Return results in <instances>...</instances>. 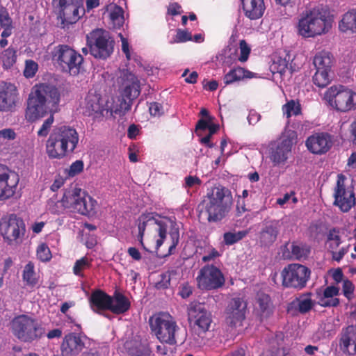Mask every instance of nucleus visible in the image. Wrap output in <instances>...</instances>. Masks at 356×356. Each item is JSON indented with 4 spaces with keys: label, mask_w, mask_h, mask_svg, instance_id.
Masks as SVG:
<instances>
[{
    "label": "nucleus",
    "mask_w": 356,
    "mask_h": 356,
    "mask_svg": "<svg viewBox=\"0 0 356 356\" xmlns=\"http://www.w3.org/2000/svg\"><path fill=\"white\" fill-rule=\"evenodd\" d=\"M60 92L58 88L47 83L35 85L29 95L26 118L35 120L50 113L37 132L39 137H46L54 121V113L58 112Z\"/></svg>",
    "instance_id": "obj_1"
},
{
    "label": "nucleus",
    "mask_w": 356,
    "mask_h": 356,
    "mask_svg": "<svg viewBox=\"0 0 356 356\" xmlns=\"http://www.w3.org/2000/svg\"><path fill=\"white\" fill-rule=\"evenodd\" d=\"M232 204L230 190L220 184L214 186L207 189V194L199 204V216H207L209 222H220L228 215Z\"/></svg>",
    "instance_id": "obj_2"
},
{
    "label": "nucleus",
    "mask_w": 356,
    "mask_h": 356,
    "mask_svg": "<svg viewBox=\"0 0 356 356\" xmlns=\"http://www.w3.org/2000/svg\"><path fill=\"white\" fill-rule=\"evenodd\" d=\"M332 22V15L327 7L318 5L307 8L298 17L297 33L304 38H314L327 33Z\"/></svg>",
    "instance_id": "obj_3"
},
{
    "label": "nucleus",
    "mask_w": 356,
    "mask_h": 356,
    "mask_svg": "<svg viewBox=\"0 0 356 356\" xmlns=\"http://www.w3.org/2000/svg\"><path fill=\"white\" fill-rule=\"evenodd\" d=\"M159 215L155 212H150L143 213L138 218V240L142 245H143V238L145 234L146 227H154L155 230L158 232L159 238L156 240V248L161 247L164 240L166 238L167 229L169 230V247L168 254L174 253L177 245L179 242V227L176 221L172 220L169 218H163L160 220L156 219V217Z\"/></svg>",
    "instance_id": "obj_4"
},
{
    "label": "nucleus",
    "mask_w": 356,
    "mask_h": 356,
    "mask_svg": "<svg viewBox=\"0 0 356 356\" xmlns=\"http://www.w3.org/2000/svg\"><path fill=\"white\" fill-rule=\"evenodd\" d=\"M79 140V134L74 128L70 126L56 127L47 140L46 152L50 159H63L74 152Z\"/></svg>",
    "instance_id": "obj_5"
},
{
    "label": "nucleus",
    "mask_w": 356,
    "mask_h": 356,
    "mask_svg": "<svg viewBox=\"0 0 356 356\" xmlns=\"http://www.w3.org/2000/svg\"><path fill=\"white\" fill-rule=\"evenodd\" d=\"M118 83L120 84L122 100L114 113L122 115L131 109L133 101L139 96L140 86L137 76L128 70L120 72Z\"/></svg>",
    "instance_id": "obj_6"
},
{
    "label": "nucleus",
    "mask_w": 356,
    "mask_h": 356,
    "mask_svg": "<svg viewBox=\"0 0 356 356\" xmlns=\"http://www.w3.org/2000/svg\"><path fill=\"white\" fill-rule=\"evenodd\" d=\"M51 55L63 72L76 76L83 69V57L67 44L56 46Z\"/></svg>",
    "instance_id": "obj_7"
},
{
    "label": "nucleus",
    "mask_w": 356,
    "mask_h": 356,
    "mask_svg": "<svg viewBox=\"0 0 356 356\" xmlns=\"http://www.w3.org/2000/svg\"><path fill=\"white\" fill-rule=\"evenodd\" d=\"M149 326L156 338L163 343H177L175 334L179 327L173 317L168 313L160 312L150 317Z\"/></svg>",
    "instance_id": "obj_8"
},
{
    "label": "nucleus",
    "mask_w": 356,
    "mask_h": 356,
    "mask_svg": "<svg viewBox=\"0 0 356 356\" xmlns=\"http://www.w3.org/2000/svg\"><path fill=\"white\" fill-rule=\"evenodd\" d=\"M62 204L71 211L89 216L95 213L97 202L81 188H74L64 193Z\"/></svg>",
    "instance_id": "obj_9"
},
{
    "label": "nucleus",
    "mask_w": 356,
    "mask_h": 356,
    "mask_svg": "<svg viewBox=\"0 0 356 356\" xmlns=\"http://www.w3.org/2000/svg\"><path fill=\"white\" fill-rule=\"evenodd\" d=\"M86 42L90 54L95 58L106 60L114 51L113 38L108 31L102 29H97L88 34Z\"/></svg>",
    "instance_id": "obj_10"
},
{
    "label": "nucleus",
    "mask_w": 356,
    "mask_h": 356,
    "mask_svg": "<svg viewBox=\"0 0 356 356\" xmlns=\"http://www.w3.org/2000/svg\"><path fill=\"white\" fill-rule=\"evenodd\" d=\"M11 325L13 334L23 342H32L41 338L44 334L42 325L27 315L15 317Z\"/></svg>",
    "instance_id": "obj_11"
},
{
    "label": "nucleus",
    "mask_w": 356,
    "mask_h": 356,
    "mask_svg": "<svg viewBox=\"0 0 356 356\" xmlns=\"http://www.w3.org/2000/svg\"><path fill=\"white\" fill-rule=\"evenodd\" d=\"M325 98L335 110L346 113L356 109V92L342 86H332L325 93Z\"/></svg>",
    "instance_id": "obj_12"
},
{
    "label": "nucleus",
    "mask_w": 356,
    "mask_h": 356,
    "mask_svg": "<svg viewBox=\"0 0 356 356\" xmlns=\"http://www.w3.org/2000/svg\"><path fill=\"white\" fill-rule=\"evenodd\" d=\"M310 276L311 270L306 266L289 264L281 271L282 285L284 288L300 291L305 288Z\"/></svg>",
    "instance_id": "obj_13"
},
{
    "label": "nucleus",
    "mask_w": 356,
    "mask_h": 356,
    "mask_svg": "<svg viewBox=\"0 0 356 356\" xmlns=\"http://www.w3.org/2000/svg\"><path fill=\"white\" fill-rule=\"evenodd\" d=\"M26 233L24 220L15 214H10L0 220V234L8 245L19 244Z\"/></svg>",
    "instance_id": "obj_14"
},
{
    "label": "nucleus",
    "mask_w": 356,
    "mask_h": 356,
    "mask_svg": "<svg viewBox=\"0 0 356 356\" xmlns=\"http://www.w3.org/2000/svg\"><path fill=\"white\" fill-rule=\"evenodd\" d=\"M57 17L62 28L75 24L84 15L83 0H57Z\"/></svg>",
    "instance_id": "obj_15"
},
{
    "label": "nucleus",
    "mask_w": 356,
    "mask_h": 356,
    "mask_svg": "<svg viewBox=\"0 0 356 356\" xmlns=\"http://www.w3.org/2000/svg\"><path fill=\"white\" fill-rule=\"evenodd\" d=\"M188 321L193 323L195 332L203 338L210 329L212 323V316L204 304L198 302H192L188 308Z\"/></svg>",
    "instance_id": "obj_16"
},
{
    "label": "nucleus",
    "mask_w": 356,
    "mask_h": 356,
    "mask_svg": "<svg viewBox=\"0 0 356 356\" xmlns=\"http://www.w3.org/2000/svg\"><path fill=\"white\" fill-rule=\"evenodd\" d=\"M197 287L201 290L211 291L221 288L225 282L221 270L213 265L202 267L196 277Z\"/></svg>",
    "instance_id": "obj_17"
},
{
    "label": "nucleus",
    "mask_w": 356,
    "mask_h": 356,
    "mask_svg": "<svg viewBox=\"0 0 356 356\" xmlns=\"http://www.w3.org/2000/svg\"><path fill=\"white\" fill-rule=\"evenodd\" d=\"M346 177L342 175H337L336 186L334 190L333 204L338 207L342 212H348L355 204V193L352 188L346 187Z\"/></svg>",
    "instance_id": "obj_18"
},
{
    "label": "nucleus",
    "mask_w": 356,
    "mask_h": 356,
    "mask_svg": "<svg viewBox=\"0 0 356 356\" xmlns=\"http://www.w3.org/2000/svg\"><path fill=\"white\" fill-rule=\"evenodd\" d=\"M19 181V175L0 163V201L13 197Z\"/></svg>",
    "instance_id": "obj_19"
},
{
    "label": "nucleus",
    "mask_w": 356,
    "mask_h": 356,
    "mask_svg": "<svg viewBox=\"0 0 356 356\" xmlns=\"http://www.w3.org/2000/svg\"><path fill=\"white\" fill-rule=\"evenodd\" d=\"M281 222L276 219H265L257 234V241L261 247L269 248L277 239Z\"/></svg>",
    "instance_id": "obj_20"
},
{
    "label": "nucleus",
    "mask_w": 356,
    "mask_h": 356,
    "mask_svg": "<svg viewBox=\"0 0 356 356\" xmlns=\"http://www.w3.org/2000/svg\"><path fill=\"white\" fill-rule=\"evenodd\" d=\"M305 145L312 154L322 155L332 147V136L327 132L315 133L307 138Z\"/></svg>",
    "instance_id": "obj_21"
},
{
    "label": "nucleus",
    "mask_w": 356,
    "mask_h": 356,
    "mask_svg": "<svg viewBox=\"0 0 356 356\" xmlns=\"http://www.w3.org/2000/svg\"><path fill=\"white\" fill-rule=\"evenodd\" d=\"M247 303L240 298H232L226 308V323L231 327L241 325L245 318Z\"/></svg>",
    "instance_id": "obj_22"
},
{
    "label": "nucleus",
    "mask_w": 356,
    "mask_h": 356,
    "mask_svg": "<svg viewBox=\"0 0 356 356\" xmlns=\"http://www.w3.org/2000/svg\"><path fill=\"white\" fill-rule=\"evenodd\" d=\"M311 247L306 243L293 241L287 242L282 249V256L284 259L302 261L308 258Z\"/></svg>",
    "instance_id": "obj_23"
},
{
    "label": "nucleus",
    "mask_w": 356,
    "mask_h": 356,
    "mask_svg": "<svg viewBox=\"0 0 356 356\" xmlns=\"http://www.w3.org/2000/svg\"><path fill=\"white\" fill-rule=\"evenodd\" d=\"M294 134L295 133L292 132L289 135L283 136L276 146L272 147L270 159L274 165H279L287 160L288 154L291 152L293 145Z\"/></svg>",
    "instance_id": "obj_24"
},
{
    "label": "nucleus",
    "mask_w": 356,
    "mask_h": 356,
    "mask_svg": "<svg viewBox=\"0 0 356 356\" xmlns=\"http://www.w3.org/2000/svg\"><path fill=\"white\" fill-rule=\"evenodd\" d=\"M339 348L346 355H356V326L352 325L342 329Z\"/></svg>",
    "instance_id": "obj_25"
},
{
    "label": "nucleus",
    "mask_w": 356,
    "mask_h": 356,
    "mask_svg": "<svg viewBox=\"0 0 356 356\" xmlns=\"http://www.w3.org/2000/svg\"><path fill=\"white\" fill-rule=\"evenodd\" d=\"M17 87L10 83H5L0 88V111H11L17 101Z\"/></svg>",
    "instance_id": "obj_26"
},
{
    "label": "nucleus",
    "mask_w": 356,
    "mask_h": 356,
    "mask_svg": "<svg viewBox=\"0 0 356 356\" xmlns=\"http://www.w3.org/2000/svg\"><path fill=\"white\" fill-rule=\"evenodd\" d=\"M88 300L91 309L97 314H102L104 312L110 309L113 298L102 290L97 289L91 293Z\"/></svg>",
    "instance_id": "obj_27"
},
{
    "label": "nucleus",
    "mask_w": 356,
    "mask_h": 356,
    "mask_svg": "<svg viewBox=\"0 0 356 356\" xmlns=\"http://www.w3.org/2000/svg\"><path fill=\"white\" fill-rule=\"evenodd\" d=\"M85 343L75 333H70L63 338L60 350L63 356H76L84 348Z\"/></svg>",
    "instance_id": "obj_28"
},
{
    "label": "nucleus",
    "mask_w": 356,
    "mask_h": 356,
    "mask_svg": "<svg viewBox=\"0 0 356 356\" xmlns=\"http://www.w3.org/2000/svg\"><path fill=\"white\" fill-rule=\"evenodd\" d=\"M245 16L251 20L261 18L265 12L264 0H241Z\"/></svg>",
    "instance_id": "obj_29"
},
{
    "label": "nucleus",
    "mask_w": 356,
    "mask_h": 356,
    "mask_svg": "<svg viewBox=\"0 0 356 356\" xmlns=\"http://www.w3.org/2000/svg\"><path fill=\"white\" fill-rule=\"evenodd\" d=\"M111 297L113 298V300L112 303H111L109 311L115 314L119 315L124 314L129 310L131 302L124 294L115 291L113 296Z\"/></svg>",
    "instance_id": "obj_30"
},
{
    "label": "nucleus",
    "mask_w": 356,
    "mask_h": 356,
    "mask_svg": "<svg viewBox=\"0 0 356 356\" xmlns=\"http://www.w3.org/2000/svg\"><path fill=\"white\" fill-rule=\"evenodd\" d=\"M339 30L343 33H356V8L345 13L339 22Z\"/></svg>",
    "instance_id": "obj_31"
},
{
    "label": "nucleus",
    "mask_w": 356,
    "mask_h": 356,
    "mask_svg": "<svg viewBox=\"0 0 356 356\" xmlns=\"http://www.w3.org/2000/svg\"><path fill=\"white\" fill-rule=\"evenodd\" d=\"M312 293L301 294L299 297L293 300L288 307L289 311L296 308L300 314H306L314 306V302L312 300Z\"/></svg>",
    "instance_id": "obj_32"
},
{
    "label": "nucleus",
    "mask_w": 356,
    "mask_h": 356,
    "mask_svg": "<svg viewBox=\"0 0 356 356\" xmlns=\"http://www.w3.org/2000/svg\"><path fill=\"white\" fill-rule=\"evenodd\" d=\"M334 63L333 55L327 51L318 52L314 57L313 64L316 70L332 71Z\"/></svg>",
    "instance_id": "obj_33"
},
{
    "label": "nucleus",
    "mask_w": 356,
    "mask_h": 356,
    "mask_svg": "<svg viewBox=\"0 0 356 356\" xmlns=\"http://www.w3.org/2000/svg\"><path fill=\"white\" fill-rule=\"evenodd\" d=\"M0 27L3 29L1 33V38H8L13 34L14 29L13 21L8 10L0 6Z\"/></svg>",
    "instance_id": "obj_34"
},
{
    "label": "nucleus",
    "mask_w": 356,
    "mask_h": 356,
    "mask_svg": "<svg viewBox=\"0 0 356 356\" xmlns=\"http://www.w3.org/2000/svg\"><path fill=\"white\" fill-rule=\"evenodd\" d=\"M110 10L109 19L111 28L113 29H120L124 23V10L122 7L115 4L110 5L107 8Z\"/></svg>",
    "instance_id": "obj_35"
},
{
    "label": "nucleus",
    "mask_w": 356,
    "mask_h": 356,
    "mask_svg": "<svg viewBox=\"0 0 356 356\" xmlns=\"http://www.w3.org/2000/svg\"><path fill=\"white\" fill-rule=\"evenodd\" d=\"M257 309L261 316L267 317L272 313V302L269 295L258 293L256 298Z\"/></svg>",
    "instance_id": "obj_36"
},
{
    "label": "nucleus",
    "mask_w": 356,
    "mask_h": 356,
    "mask_svg": "<svg viewBox=\"0 0 356 356\" xmlns=\"http://www.w3.org/2000/svg\"><path fill=\"white\" fill-rule=\"evenodd\" d=\"M17 50L13 47L4 49L0 55V60L3 69L11 68L17 61Z\"/></svg>",
    "instance_id": "obj_37"
},
{
    "label": "nucleus",
    "mask_w": 356,
    "mask_h": 356,
    "mask_svg": "<svg viewBox=\"0 0 356 356\" xmlns=\"http://www.w3.org/2000/svg\"><path fill=\"white\" fill-rule=\"evenodd\" d=\"M86 108L88 111V114L99 113L103 111L102 104L100 102L101 97L97 95H88L86 98Z\"/></svg>",
    "instance_id": "obj_38"
},
{
    "label": "nucleus",
    "mask_w": 356,
    "mask_h": 356,
    "mask_svg": "<svg viewBox=\"0 0 356 356\" xmlns=\"http://www.w3.org/2000/svg\"><path fill=\"white\" fill-rule=\"evenodd\" d=\"M22 278L23 281L29 286L34 287L38 284V277L35 273L34 265L32 262H29L24 266Z\"/></svg>",
    "instance_id": "obj_39"
},
{
    "label": "nucleus",
    "mask_w": 356,
    "mask_h": 356,
    "mask_svg": "<svg viewBox=\"0 0 356 356\" xmlns=\"http://www.w3.org/2000/svg\"><path fill=\"white\" fill-rule=\"evenodd\" d=\"M330 71L316 70V72L312 77L314 85L320 88L326 87L331 81Z\"/></svg>",
    "instance_id": "obj_40"
},
{
    "label": "nucleus",
    "mask_w": 356,
    "mask_h": 356,
    "mask_svg": "<svg viewBox=\"0 0 356 356\" xmlns=\"http://www.w3.org/2000/svg\"><path fill=\"white\" fill-rule=\"evenodd\" d=\"M326 243L329 250H337L341 243L339 229L333 227L330 229L327 234Z\"/></svg>",
    "instance_id": "obj_41"
},
{
    "label": "nucleus",
    "mask_w": 356,
    "mask_h": 356,
    "mask_svg": "<svg viewBox=\"0 0 356 356\" xmlns=\"http://www.w3.org/2000/svg\"><path fill=\"white\" fill-rule=\"evenodd\" d=\"M248 233V230H241L237 232H225L223 234V242L227 245H232L242 240Z\"/></svg>",
    "instance_id": "obj_42"
},
{
    "label": "nucleus",
    "mask_w": 356,
    "mask_h": 356,
    "mask_svg": "<svg viewBox=\"0 0 356 356\" xmlns=\"http://www.w3.org/2000/svg\"><path fill=\"white\" fill-rule=\"evenodd\" d=\"M282 111L287 118L298 115L301 113L300 104L293 99L290 100L282 106Z\"/></svg>",
    "instance_id": "obj_43"
},
{
    "label": "nucleus",
    "mask_w": 356,
    "mask_h": 356,
    "mask_svg": "<svg viewBox=\"0 0 356 356\" xmlns=\"http://www.w3.org/2000/svg\"><path fill=\"white\" fill-rule=\"evenodd\" d=\"M91 266L90 261L86 257H83L80 259L76 261L74 267L73 273L77 276H83L82 271L85 269L89 268Z\"/></svg>",
    "instance_id": "obj_44"
},
{
    "label": "nucleus",
    "mask_w": 356,
    "mask_h": 356,
    "mask_svg": "<svg viewBox=\"0 0 356 356\" xmlns=\"http://www.w3.org/2000/svg\"><path fill=\"white\" fill-rule=\"evenodd\" d=\"M193 40L192 34L187 30L178 29L171 43H182Z\"/></svg>",
    "instance_id": "obj_45"
},
{
    "label": "nucleus",
    "mask_w": 356,
    "mask_h": 356,
    "mask_svg": "<svg viewBox=\"0 0 356 356\" xmlns=\"http://www.w3.org/2000/svg\"><path fill=\"white\" fill-rule=\"evenodd\" d=\"M38 69V65L33 60H26L25 62V68L24 70V75L26 78L33 77Z\"/></svg>",
    "instance_id": "obj_46"
},
{
    "label": "nucleus",
    "mask_w": 356,
    "mask_h": 356,
    "mask_svg": "<svg viewBox=\"0 0 356 356\" xmlns=\"http://www.w3.org/2000/svg\"><path fill=\"white\" fill-rule=\"evenodd\" d=\"M37 257L42 261H48L51 259V253L47 245L42 243L38 247Z\"/></svg>",
    "instance_id": "obj_47"
},
{
    "label": "nucleus",
    "mask_w": 356,
    "mask_h": 356,
    "mask_svg": "<svg viewBox=\"0 0 356 356\" xmlns=\"http://www.w3.org/2000/svg\"><path fill=\"white\" fill-rule=\"evenodd\" d=\"M240 56L238 60L241 62H246L249 58L251 49L245 40H241L239 42Z\"/></svg>",
    "instance_id": "obj_48"
},
{
    "label": "nucleus",
    "mask_w": 356,
    "mask_h": 356,
    "mask_svg": "<svg viewBox=\"0 0 356 356\" xmlns=\"http://www.w3.org/2000/svg\"><path fill=\"white\" fill-rule=\"evenodd\" d=\"M355 291V286L352 281L345 279L343 280L342 292L343 295L348 300H350L353 298Z\"/></svg>",
    "instance_id": "obj_49"
},
{
    "label": "nucleus",
    "mask_w": 356,
    "mask_h": 356,
    "mask_svg": "<svg viewBox=\"0 0 356 356\" xmlns=\"http://www.w3.org/2000/svg\"><path fill=\"white\" fill-rule=\"evenodd\" d=\"M231 71L232 73L235 74V76L239 81L244 79H251L254 76L253 72L241 67H234V69L231 70Z\"/></svg>",
    "instance_id": "obj_50"
},
{
    "label": "nucleus",
    "mask_w": 356,
    "mask_h": 356,
    "mask_svg": "<svg viewBox=\"0 0 356 356\" xmlns=\"http://www.w3.org/2000/svg\"><path fill=\"white\" fill-rule=\"evenodd\" d=\"M83 170V162L81 160H76L73 162L70 166V169L68 170V175L70 177H74L79 173H81Z\"/></svg>",
    "instance_id": "obj_51"
},
{
    "label": "nucleus",
    "mask_w": 356,
    "mask_h": 356,
    "mask_svg": "<svg viewBox=\"0 0 356 356\" xmlns=\"http://www.w3.org/2000/svg\"><path fill=\"white\" fill-rule=\"evenodd\" d=\"M149 113L152 116H161L163 113V106L158 102H152L149 106Z\"/></svg>",
    "instance_id": "obj_52"
},
{
    "label": "nucleus",
    "mask_w": 356,
    "mask_h": 356,
    "mask_svg": "<svg viewBox=\"0 0 356 356\" xmlns=\"http://www.w3.org/2000/svg\"><path fill=\"white\" fill-rule=\"evenodd\" d=\"M348 249L349 245L347 247H342L339 251H335V250H330L332 260L339 262L343 259L344 255L348 253Z\"/></svg>",
    "instance_id": "obj_53"
},
{
    "label": "nucleus",
    "mask_w": 356,
    "mask_h": 356,
    "mask_svg": "<svg viewBox=\"0 0 356 356\" xmlns=\"http://www.w3.org/2000/svg\"><path fill=\"white\" fill-rule=\"evenodd\" d=\"M273 66L278 73L284 74L288 68V62L286 59L279 58L277 61H274Z\"/></svg>",
    "instance_id": "obj_54"
},
{
    "label": "nucleus",
    "mask_w": 356,
    "mask_h": 356,
    "mask_svg": "<svg viewBox=\"0 0 356 356\" xmlns=\"http://www.w3.org/2000/svg\"><path fill=\"white\" fill-rule=\"evenodd\" d=\"M202 184L201 179L197 176H188L185 177L184 187L186 188H192L195 186H200Z\"/></svg>",
    "instance_id": "obj_55"
},
{
    "label": "nucleus",
    "mask_w": 356,
    "mask_h": 356,
    "mask_svg": "<svg viewBox=\"0 0 356 356\" xmlns=\"http://www.w3.org/2000/svg\"><path fill=\"white\" fill-rule=\"evenodd\" d=\"M181 12V6L177 2L170 3L168 7L167 13L170 15H179Z\"/></svg>",
    "instance_id": "obj_56"
},
{
    "label": "nucleus",
    "mask_w": 356,
    "mask_h": 356,
    "mask_svg": "<svg viewBox=\"0 0 356 356\" xmlns=\"http://www.w3.org/2000/svg\"><path fill=\"white\" fill-rule=\"evenodd\" d=\"M339 294V288L336 286H329L324 289L323 296L325 298H333Z\"/></svg>",
    "instance_id": "obj_57"
},
{
    "label": "nucleus",
    "mask_w": 356,
    "mask_h": 356,
    "mask_svg": "<svg viewBox=\"0 0 356 356\" xmlns=\"http://www.w3.org/2000/svg\"><path fill=\"white\" fill-rule=\"evenodd\" d=\"M220 255V253L217 250H216L214 248H211L208 253L202 257V260L203 262H208L211 260H214L216 258L219 257Z\"/></svg>",
    "instance_id": "obj_58"
},
{
    "label": "nucleus",
    "mask_w": 356,
    "mask_h": 356,
    "mask_svg": "<svg viewBox=\"0 0 356 356\" xmlns=\"http://www.w3.org/2000/svg\"><path fill=\"white\" fill-rule=\"evenodd\" d=\"M192 286H190L188 283H185L181 286L179 294L181 298H187L192 294Z\"/></svg>",
    "instance_id": "obj_59"
},
{
    "label": "nucleus",
    "mask_w": 356,
    "mask_h": 356,
    "mask_svg": "<svg viewBox=\"0 0 356 356\" xmlns=\"http://www.w3.org/2000/svg\"><path fill=\"white\" fill-rule=\"evenodd\" d=\"M332 277L337 284H339L341 282H343V280H344V275L341 268H337L334 269L332 273Z\"/></svg>",
    "instance_id": "obj_60"
},
{
    "label": "nucleus",
    "mask_w": 356,
    "mask_h": 356,
    "mask_svg": "<svg viewBox=\"0 0 356 356\" xmlns=\"http://www.w3.org/2000/svg\"><path fill=\"white\" fill-rule=\"evenodd\" d=\"M120 35L122 38V50L123 53H124L127 59L129 60L131 59V54L129 51V42L126 38H123L121 33L120 34Z\"/></svg>",
    "instance_id": "obj_61"
},
{
    "label": "nucleus",
    "mask_w": 356,
    "mask_h": 356,
    "mask_svg": "<svg viewBox=\"0 0 356 356\" xmlns=\"http://www.w3.org/2000/svg\"><path fill=\"white\" fill-rule=\"evenodd\" d=\"M127 253L135 261H140L142 258L140 252L135 247H129L127 249Z\"/></svg>",
    "instance_id": "obj_62"
},
{
    "label": "nucleus",
    "mask_w": 356,
    "mask_h": 356,
    "mask_svg": "<svg viewBox=\"0 0 356 356\" xmlns=\"http://www.w3.org/2000/svg\"><path fill=\"white\" fill-rule=\"evenodd\" d=\"M223 81L225 85H229L231 83H233L235 81H239L238 78L235 76V74L232 73V71L230 70L229 72H227L224 78Z\"/></svg>",
    "instance_id": "obj_63"
},
{
    "label": "nucleus",
    "mask_w": 356,
    "mask_h": 356,
    "mask_svg": "<svg viewBox=\"0 0 356 356\" xmlns=\"http://www.w3.org/2000/svg\"><path fill=\"white\" fill-rule=\"evenodd\" d=\"M0 136L7 139H14L15 138V133L11 129H5L0 131Z\"/></svg>",
    "instance_id": "obj_64"
}]
</instances>
